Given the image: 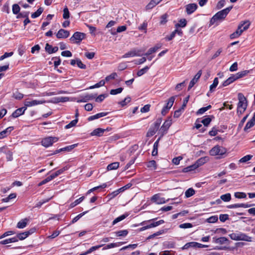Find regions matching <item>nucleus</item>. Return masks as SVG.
Returning <instances> with one entry per match:
<instances>
[{
	"instance_id": "1",
	"label": "nucleus",
	"mask_w": 255,
	"mask_h": 255,
	"mask_svg": "<svg viewBox=\"0 0 255 255\" xmlns=\"http://www.w3.org/2000/svg\"><path fill=\"white\" fill-rule=\"evenodd\" d=\"M250 25V22L248 20L241 22L239 24L236 31L232 34H231V38L234 39L240 36L243 32V31L246 30L249 28Z\"/></svg>"
},
{
	"instance_id": "2",
	"label": "nucleus",
	"mask_w": 255,
	"mask_h": 255,
	"mask_svg": "<svg viewBox=\"0 0 255 255\" xmlns=\"http://www.w3.org/2000/svg\"><path fill=\"white\" fill-rule=\"evenodd\" d=\"M238 98L239 100V103L238 104L237 112L238 113L242 114L245 111L247 108V100L244 95L241 93L238 94Z\"/></svg>"
},
{
	"instance_id": "3",
	"label": "nucleus",
	"mask_w": 255,
	"mask_h": 255,
	"mask_svg": "<svg viewBox=\"0 0 255 255\" xmlns=\"http://www.w3.org/2000/svg\"><path fill=\"white\" fill-rule=\"evenodd\" d=\"M232 8V6H230L218 11L211 18V22L213 23L217 20L224 19L229 13Z\"/></svg>"
},
{
	"instance_id": "4",
	"label": "nucleus",
	"mask_w": 255,
	"mask_h": 255,
	"mask_svg": "<svg viewBox=\"0 0 255 255\" xmlns=\"http://www.w3.org/2000/svg\"><path fill=\"white\" fill-rule=\"evenodd\" d=\"M59 138L55 136H48L42 139L41 143L42 146L47 148L58 140Z\"/></svg>"
},
{
	"instance_id": "5",
	"label": "nucleus",
	"mask_w": 255,
	"mask_h": 255,
	"mask_svg": "<svg viewBox=\"0 0 255 255\" xmlns=\"http://www.w3.org/2000/svg\"><path fill=\"white\" fill-rule=\"evenodd\" d=\"M227 152L225 148L220 145H216L214 146L210 150V154L212 156L223 155Z\"/></svg>"
},
{
	"instance_id": "6",
	"label": "nucleus",
	"mask_w": 255,
	"mask_h": 255,
	"mask_svg": "<svg viewBox=\"0 0 255 255\" xmlns=\"http://www.w3.org/2000/svg\"><path fill=\"white\" fill-rule=\"evenodd\" d=\"M85 34L80 32H75L70 38V40L73 43H79L85 37Z\"/></svg>"
},
{
	"instance_id": "7",
	"label": "nucleus",
	"mask_w": 255,
	"mask_h": 255,
	"mask_svg": "<svg viewBox=\"0 0 255 255\" xmlns=\"http://www.w3.org/2000/svg\"><path fill=\"white\" fill-rule=\"evenodd\" d=\"M175 100V97H174V96L171 97L169 99L166 105L163 107V108L161 110V114L162 115H165V114H166V113L168 112L169 110L173 106V104Z\"/></svg>"
},
{
	"instance_id": "8",
	"label": "nucleus",
	"mask_w": 255,
	"mask_h": 255,
	"mask_svg": "<svg viewBox=\"0 0 255 255\" xmlns=\"http://www.w3.org/2000/svg\"><path fill=\"white\" fill-rule=\"evenodd\" d=\"M245 245V243L243 242H238L235 244L236 246L235 247H217L215 248V249L218 250H227L230 251H232L233 253H234L235 251L238 250V247H241Z\"/></svg>"
},
{
	"instance_id": "9",
	"label": "nucleus",
	"mask_w": 255,
	"mask_h": 255,
	"mask_svg": "<svg viewBox=\"0 0 255 255\" xmlns=\"http://www.w3.org/2000/svg\"><path fill=\"white\" fill-rule=\"evenodd\" d=\"M46 102L44 100H30L29 99H26L24 102V106L27 107H32L38 105L43 104Z\"/></svg>"
},
{
	"instance_id": "10",
	"label": "nucleus",
	"mask_w": 255,
	"mask_h": 255,
	"mask_svg": "<svg viewBox=\"0 0 255 255\" xmlns=\"http://www.w3.org/2000/svg\"><path fill=\"white\" fill-rule=\"evenodd\" d=\"M172 124V120L168 119L165 121L160 129V132L161 133V136L163 135L167 131Z\"/></svg>"
},
{
	"instance_id": "11",
	"label": "nucleus",
	"mask_w": 255,
	"mask_h": 255,
	"mask_svg": "<svg viewBox=\"0 0 255 255\" xmlns=\"http://www.w3.org/2000/svg\"><path fill=\"white\" fill-rule=\"evenodd\" d=\"M151 201L156 204H162L166 203V200L163 197H160L159 194H156L152 196Z\"/></svg>"
},
{
	"instance_id": "12",
	"label": "nucleus",
	"mask_w": 255,
	"mask_h": 255,
	"mask_svg": "<svg viewBox=\"0 0 255 255\" xmlns=\"http://www.w3.org/2000/svg\"><path fill=\"white\" fill-rule=\"evenodd\" d=\"M34 229H31L30 230L28 231H26L24 232H22L19 234H18L15 237L17 238V242L19 240H23L25 239H26L28 236H29L30 235L34 233Z\"/></svg>"
},
{
	"instance_id": "13",
	"label": "nucleus",
	"mask_w": 255,
	"mask_h": 255,
	"mask_svg": "<svg viewBox=\"0 0 255 255\" xmlns=\"http://www.w3.org/2000/svg\"><path fill=\"white\" fill-rule=\"evenodd\" d=\"M140 50L133 49L123 55L122 58H128L130 57L141 56Z\"/></svg>"
},
{
	"instance_id": "14",
	"label": "nucleus",
	"mask_w": 255,
	"mask_h": 255,
	"mask_svg": "<svg viewBox=\"0 0 255 255\" xmlns=\"http://www.w3.org/2000/svg\"><path fill=\"white\" fill-rule=\"evenodd\" d=\"M69 35V31L64 29H60L56 34V37L58 39L66 38Z\"/></svg>"
},
{
	"instance_id": "15",
	"label": "nucleus",
	"mask_w": 255,
	"mask_h": 255,
	"mask_svg": "<svg viewBox=\"0 0 255 255\" xmlns=\"http://www.w3.org/2000/svg\"><path fill=\"white\" fill-rule=\"evenodd\" d=\"M198 5L196 3H190L185 6L186 11L188 14H191L197 8Z\"/></svg>"
},
{
	"instance_id": "16",
	"label": "nucleus",
	"mask_w": 255,
	"mask_h": 255,
	"mask_svg": "<svg viewBox=\"0 0 255 255\" xmlns=\"http://www.w3.org/2000/svg\"><path fill=\"white\" fill-rule=\"evenodd\" d=\"M77 146V144H72V145L64 147L63 148H61L60 149L55 150L53 154H57L62 151L69 152V151H71L73 149H74L75 147H76Z\"/></svg>"
},
{
	"instance_id": "17",
	"label": "nucleus",
	"mask_w": 255,
	"mask_h": 255,
	"mask_svg": "<svg viewBox=\"0 0 255 255\" xmlns=\"http://www.w3.org/2000/svg\"><path fill=\"white\" fill-rule=\"evenodd\" d=\"M202 74V72L201 70L199 71L198 73L195 75L194 78L192 79V80L190 81L189 86H188V90H190L191 89L194 85L195 84V83L198 81L199 79L200 78Z\"/></svg>"
},
{
	"instance_id": "18",
	"label": "nucleus",
	"mask_w": 255,
	"mask_h": 255,
	"mask_svg": "<svg viewBox=\"0 0 255 255\" xmlns=\"http://www.w3.org/2000/svg\"><path fill=\"white\" fill-rule=\"evenodd\" d=\"M26 110V107H23L20 108H18L12 114V117L14 118H16L21 115L24 114V112Z\"/></svg>"
},
{
	"instance_id": "19",
	"label": "nucleus",
	"mask_w": 255,
	"mask_h": 255,
	"mask_svg": "<svg viewBox=\"0 0 255 255\" xmlns=\"http://www.w3.org/2000/svg\"><path fill=\"white\" fill-rule=\"evenodd\" d=\"M108 114H109L108 112H102V113H98L95 115L90 116L88 118V120L89 121H92L99 119L100 118L105 117V116L108 115Z\"/></svg>"
},
{
	"instance_id": "20",
	"label": "nucleus",
	"mask_w": 255,
	"mask_h": 255,
	"mask_svg": "<svg viewBox=\"0 0 255 255\" xmlns=\"http://www.w3.org/2000/svg\"><path fill=\"white\" fill-rule=\"evenodd\" d=\"M228 241V239L226 237L213 238V242L217 244L223 245Z\"/></svg>"
},
{
	"instance_id": "21",
	"label": "nucleus",
	"mask_w": 255,
	"mask_h": 255,
	"mask_svg": "<svg viewBox=\"0 0 255 255\" xmlns=\"http://www.w3.org/2000/svg\"><path fill=\"white\" fill-rule=\"evenodd\" d=\"M176 34H178L179 35H181L182 34V31L181 29H176L174 30L170 35L167 36L166 37V39L168 41H170L172 40L175 36Z\"/></svg>"
},
{
	"instance_id": "22",
	"label": "nucleus",
	"mask_w": 255,
	"mask_h": 255,
	"mask_svg": "<svg viewBox=\"0 0 255 255\" xmlns=\"http://www.w3.org/2000/svg\"><path fill=\"white\" fill-rule=\"evenodd\" d=\"M255 125V112L254 114L253 118L247 123L244 130L247 131L248 129L253 127Z\"/></svg>"
},
{
	"instance_id": "23",
	"label": "nucleus",
	"mask_w": 255,
	"mask_h": 255,
	"mask_svg": "<svg viewBox=\"0 0 255 255\" xmlns=\"http://www.w3.org/2000/svg\"><path fill=\"white\" fill-rule=\"evenodd\" d=\"M154 220H155V219H153L147 221V223L150 224L151 228L157 227L160 225L162 224L164 222V221L163 220H160L159 221H156V222L154 221Z\"/></svg>"
},
{
	"instance_id": "24",
	"label": "nucleus",
	"mask_w": 255,
	"mask_h": 255,
	"mask_svg": "<svg viewBox=\"0 0 255 255\" xmlns=\"http://www.w3.org/2000/svg\"><path fill=\"white\" fill-rule=\"evenodd\" d=\"M45 50L49 53L52 54L56 52L58 50L57 46L52 47L51 45L47 43L45 45Z\"/></svg>"
},
{
	"instance_id": "25",
	"label": "nucleus",
	"mask_w": 255,
	"mask_h": 255,
	"mask_svg": "<svg viewBox=\"0 0 255 255\" xmlns=\"http://www.w3.org/2000/svg\"><path fill=\"white\" fill-rule=\"evenodd\" d=\"M240 241L251 242L253 241V238L249 236L247 234L240 232Z\"/></svg>"
},
{
	"instance_id": "26",
	"label": "nucleus",
	"mask_w": 255,
	"mask_h": 255,
	"mask_svg": "<svg viewBox=\"0 0 255 255\" xmlns=\"http://www.w3.org/2000/svg\"><path fill=\"white\" fill-rule=\"evenodd\" d=\"M207 157H204L199 158L194 164L196 169L198 168L199 166L203 165L207 161Z\"/></svg>"
},
{
	"instance_id": "27",
	"label": "nucleus",
	"mask_w": 255,
	"mask_h": 255,
	"mask_svg": "<svg viewBox=\"0 0 255 255\" xmlns=\"http://www.w3.org/2000/svg\"><path fill=\"white\" fill-rule=\"evenodd\" d=\"M125 243L124 242H118V243H111L110 244H108L105 246L103 248V250H106L109 249H112L114 248L118 247L122 245H123Z\"/></svg>"
},
{
	"instance_id": "28",
	"label": "nucleus",
	"mask_w": 255,
	"mask_h": 255,
	"mask_svg": "<svg viewBox=\"0 0 255 255\" xmlns=\"http://www.w3.org/2000/svg\"><path fill=\"white\" fill-rule=\"evenodd\" d=\"M112 182H109L108 183H103V184L100 185V186H96V187H95L91 189H90L88 191V193H90L92 192H93L96 190H97L98 189H99V188H106L107 186H110L111 185H112Z\"/></svg>"
},
{
	"instance_id": "29",
	"label": "nucleus",
	"mask_w": 255,
	"mask_h": 255,
	"mask_svg": "<svg viewBox=\"0 0 255 255\" xmlns=\"http://www.w3.org/2000/svg\"><path fill=\"white\" fill-rule=\"evenodd\" d=\"M105 130H106L105 129H103L102 128H97L94 129L91 132V135L100 136L103 134V133Z\"/></svg>"
},
{
	"instance_id": "30",
	"label": "nucleus",
	"mask_w": 255,
	"mask_h": 255,
	"mask_svg": "<svg viewBox=\"0 0 255 255\" xmlns=\"http://www.w3.org/2000/svg\"><path fill=\"white\" fill-rule=\"evenodd\" d=\"M162 0H151L146 6L147 9H150L158 4Z\"/></svg>"
},
{
	"instance_id": "31",
	"label": "nucleus",
	"mask_w": 255,
	"mask_h": 255,
	"mask_svg": "<svg viewBox=\"0 0 255 255\" xmlns=\"http://www.w3.org/2000/svg\"><path fill=\"white\" fill-rule=\"evenodd\" d=\"M128 214L126 213V214L122 215L120 216L119 217H117L113 221L112 225H115L116 224H117L118 223L123 221V220L126 219L128 216Z\"/></svg>"
},
{
	"instance_id": "32",
	"label": "nucleus",
	"mask_w": 255,
	"mask_h": 255,
	"mask_svg": "<svg viewBox=\"0 0 255 255\" xmlns=\"http://www.w3.org/2000/svg\"><path fill=\"white\" fill-rule=\"evenodd\" d=\"M96 95H94L93 94L86 95L83 98V99L82 100H80L79 102H87V101H90V100H92L95 99L96 97Z\"/></svg>"
},
{
	"instance_id": "33",
	"label": "nucleus",
	"mask_w": 255,
	"mask_h": 255,
	"mask_svg": "<svg viewBox=\"0 0 255 255\" xmlns=\"http://www.w3.org/2000/svg\"><path fill=\"white\" fill-rule=\"evenodd\" d=\"M120 163L118 162H115L109 164L107 167L108 170L117 169L119 167Z\"/></svg>"
},
{
	"instance_id": "34",
	"label": "nucleus",
	"mask_w": 255,
	"mask_h": 255,
	"mask_svg": "<svg viewBox=\"0 0 255 255\" xmlns=\"http://www.w3.org/2000/svg\"><path fill=\"white\" fill-rule=\"evenodd\" d=\"M241 232L232 233L229 235L230 238L234 241H240V235Z\"/></svg>"
},
{
	"instance_id": "35",
	"label": "nucleus",
	"mask_w": 255,
	"mask_h": 255,
	"mask_svg": "<svg viewBox=\"0 0 255 255\" xmlns=\"http://www.w3.org/2000/svg\"><path fill=\"white\" fill-rule=\"evenodd\" d=\"M17 242V238L14 237L7 239L0 242V244L2 245H6L11 243H14Z\"/></svg>"
},
{
	"instance_id": "36",
	"label": "nucleus",
	"mask_w": 255,
	"mask_h": 255,
	"mask_svg": "<svg viewBox=\"0 0 255 255\" xmlns=\"http://www.w3.org/2000/svg\"><path fill=\"white\" fill-rule=\"evenodd\" d=\"M28 220L27 219H23L18 222L17 227L19 229H23L25 228L27 224Z\"/></svg>"
},
{
	"instance_id": "37",
	"label": "nucleus",
	"mask_w": 255,
	"mask_h": 255,
	"mask_svg": "<svg viewBox=\"0 0 255 255\" xmlns=\"http://www.w3.org/2000/svg\"><path fill=\"white\" fill-rule=\"evenodd\" d=\"M249 73V71L247 70H245L243 71L239 72L235 74H234L235 75V78L236 79V80L238 79H240L241 78H242L244 76H245L248 73Z\"/></svg>"
},
{
	"instance_id": "38",
	"label": "nucleus",
	"mask_w": 255,
	"mask_h": 255,
	"mask_svg": "<svg viewBox=\"0 0 255 255\" xmlns=\"http://www.w3.org/2000/svg\"><path fill=\"white\" fill-rule=\"evenodd\" d=\"M84 198L85 197L84 196H82L79 198V199L76 200L74 202L70 204L69 208H72L76 206V205H78L83 201Z\"/></svg>"
},
{
	"instance_id": "39",
	"label": "nucleus",
	"mask_w": 255,
	"mask_h": 255,
	"mask_svg": "<svg viewBox=\"0 0 255 255\" xmlns=\"http://www.w3.org/2000/svg\"><path fill=\"white\" fill-rule=\"evenodd\" d=\"M187 21L184 18L181 19L179 20V22L175 24V27L176 29H179L180 27H184L186 25Z\"/></svg>"
},
{
	"instance_id": "40",
	"label": "nucleus",
	"mask_w": 255,
	"mask_h": 255,
	"mask_svg": "<svg viewBox=\"0 0 255 255\" xmlns=\"http://www.w3.org/2000/svg\"><path fill=\"white\" fill-rule=\"evenodd\" d=\"M195 193V190L192 188H189L188 189H187L185 192V196L186 198H189L191 196H192L193 195H194Z\"/></svg>"
},
{
	"instance_id": "41",
	"label": "nucleus",
	"mask_w": 255,
	"mask_h": 255,
	"mask_svg": "<svg viewBox=\"0 0 255 255\" xmlns=\"http://www.w3.org/2000/svg\"><path fill=\"white\" fill-rule=\"evenodd\" d=\"M160 47V46H155L152 48H150L148 50V51L144 54V55L147 56L148 55H151L153 53L156 52Z\"/></svg>"
},
{
	"instance_id": "42",
	"label": "nucleus",
	"mask_w": 255,
	"mask_h": 255,
	"mask_svg": "<svg viewBox=\"0 0 255 255\" xmlns=\"http://www.w3.org/2000/svg\"><path fill=\"white\" fill-rule=\"evenodd\" d=\"M43 11V9L42 7L39 8L36 11L32 13L31 17L32 18H35L38 17L40 15V14L42 13Z\"/></svg>"
},
{
	"instance_id": "43",
	"label": "nucleus",
	"mask_w": 255,
	"mask_h": 255,
	"mask_svg": "<svg viewBox=\"0 0 255 255\" xmlns=\"http://www.w3.org/2000/svg\"><path fill=\"white\" fill-rule=\"evenodd\" d=\"M220 198L224 202H229L231 199V195L230 193H226L221 195Z\"/></svg>"
},
{
	"instance_id": "44",
	"label": "nucleus",
	"mask_w": 255,
	"mask_h": 255,
	"mask_svg": "<svg viewBox=\"0 0 255 255\" xmlns=\"http://www.w3.org/2000/svg\"><path fill=\"white\" fill-rule=\"evenodd\" d=\"M147 166L148 168H152L153 170H155L157 168V164L155 160H150L147 163Z\"/></svg>"
},
{
	"instance_id": "45",
	"label": "nucleus",
	"mask_w": 255,
	"mask_h": 255,
	"mask_svg": "<svg viewBox=\"0 0 255 255\" xmlns=\"http://www.w3.org/2000/svg\"><path fill=\"white\" fill-rule=\"evenodd\" d=\"M54 99V102L55 103L65 102L68 101L69 98L67 97H59L55 98Z\"/></svg>"
},
{
	"instance_id": "46",
	"label": "nucleus",
	"mask_w": 255,
	"mask_h": 255,
	"mask_svg": "<svg viewBox=\"0 0 255 255\" xmlns=\"http://www.w3.org/2000/svg\"><path fill=\"white\" fill-rule=\"evenodd\" d=\"M149 69V67L146 66L144 68L140 69L137 72V75L138 77H140L145 74Z\"/></svg>"
},
{
	"instance_id": "47",
	"label": "nucleus",
	"mask_w": 255,
	"mask_h": 255,
	"mask_svg": "<svg viewBox=\"0 0 255 255\" xmlns=\"http://www.w3.org/2000/svg\"><path fill=\"white\" fill-rule=\"evenodd\" d=\"M218 83L219 81L218 78H215L214 79L213 84L211 85L210 86V91L211 92H213L217 86Z\"/></svg>"
},
{
	"instance_id": "48",
	"label": "nucleus",
	"mask_w": 255,
	"mask_h": 255,
	"mask_svg": "<svg viewBox=\"0 0 255 255\" xmlns=\"http://www.w3.org/2000/svg\"><path fill=\"white\" fill-rule=\"evenodd\" d=\"M190 248H196V242H189L186 243L183 247V250H187Z\"/></svg>"
},
{
	"instance_id": "49",
	"label": "nucleus",
	"mask_w": 255,
	"mask_h": 255,
	"mask_svg": "<svg viewBox=\"0 0 255 255\" xmlns=\"http://www.w3.org/2000/svg\"><path fill=\"white\" fill-rule=\"evenodd\" d=\"M252 157H253V155H247L244 156L243 157H242V158H241L239 161L240 163H246L247 161L251 160Z\"/></svg>"
},
{
	"instance_id": "50",
	"label": "nucleus",
	"mask_w": 255,
	"mask_h": 255,
	"mask_svg": "<svg viewBox=\"0 0 255 255\" xmlns=\"http://www.w3.org/2000/svg\"><path fill=\"white\" fill-rule=\"evenodd\" d=\"M78 119H75V120L72 121L69 124H68V125H67L65 126V128L69 129V128H70L75 126L76 125L77 123H78Z\"/></svg>"
},
{
	"instance_id": "51",
	"label": "nucleus",
	"mask_w": 255,
	"mask_h": 255,
	"mask_svg": "<svg viewBox=\"0 0 255 255\" xmlns=\"http://www.w3.org/2000/svg\"><path fill=\"white\" fill-rule=\"evenodd\" d=\"M211 108V106L210 105L206 107H203L200 108L198 111L197 112V115H202L204 114L205 112H206L207 110L210 109Z\"/></svg>"
},
{
	"instance_id": "52",
	"label": "nucleus",
	"mask_w": 255,
	"mask_h": 255,
	"mask_svg": "<svg viewBox=\"0 0 255 255\" xmlns=\"http://www.w3.org/2000/svg\"><path fill=\"white\" fill-rule=\"evenodd\" d=\"M20 7L17 4H14L12 5V10L14 14H17L20 11Z\"/></svg>"
},
{
	"instance_id": "53",
	"label": "nucleus",
	"mask_w": 255,
	"mask_h": 255,
	"mask_svg": "<svg viewBox=\"0 0 255 255\" xmlns=\"http://www.w3.org/2000/svg\"><path fill=\"white\" fill-rule=\"evenodd\" d=\"M118 237H126L128 234V231L127 230H121L116 233Z\"/></svg>"
},
{
	"instance_id": "54",
	"label": "nucleus",
	"mask_w": 255,
	"mask_h": 255,
	"mask_svg": "<svg viewBox=\"0 0 255 255\" xmlns=\"http://www.w3.org/2000/svg\"><path fill=\"white\" fill-rule=\"evenodd\" d=\"M88 212V211L84 212L83 213H81L78 215L77 216H76L73 219L72 221V223H74L76 222L77 221H78L83 216H84L85 214L87 213Z\"/></svg>"
},
{
	"instance_id": "55",
	"label": "nucleus",
	"mask_w": 255,
	"mask_h": 255,
	"mask_svg": "<svg viewBox=\"0 0 255 255\" xmlns=\"http://www.w3.org/2000/svg\"><path fill=\"white\" fill-rule=\"evenodd\" d=\"M105 84V81L104 80H101L99 82L96 83L95 85L92 86L90 87V89H94V88H99L100 87L103 86Z\"/></svg>"
},
{
	"instance_id": "56",
	"label": "nucleus",
	"mask_w": 255,
	"mask_h": 255,
	"mask_svg": "<svg viewBox=\"0 0 255 255\" xmlns=\"http://www.w3.org/2000/svg\"><path fill=\"white\" fill-rule=\"evenodd\" d=\"M236 198L242 199L246 198V194L244 192H236L234 194Z\"/></svg>"
},
{
	"instance_id": "57",
	"label": "nucleus",
	"mask_w": 255,
	"mask_h": 255,
	"mask_svg": "<svg viewBox=\"0 0 255 255\" xmlns=\"http://www.w3.org/2000/svg\"><path fill=\"white\" fill-rule=\"evenodd\" d=\"M29 12L27 11H23L21 12H19L17 14V15L16 16L17 18H26L27 17H28Z\"/></svg>"
},
{
	"instance_id": "58",
	"label": "nucleus",
	"mask_w": 255,
	"mask_h": 255,
	"mask_svg": "<svg viewBox=\"0 0 255 255\" xmlns=\"http://www.w3.org/2000/svg\"><path fill=\"white\" fill-rule=\"evenodd\" d=\"M157 129H156V128H155L154 127H153V128H150L147 133V135L148 136H152L157 131Z\"/></svg>"
},
{
	"instance_id": "59",
	"label": "nucleus",
	"mask_w": 255,
	"mask_h": 255,
	"mask_svg": "<svg viewBox=\"0 0 255 255\" xmlns=\"http://www.w3.org/2000/svg\"><path fill=\"white\" fill-rule=\"evenodd\" d=\"M179 227L181 229H188L193 227V225L190 223H186L179 225Z\"/></svg>"
},
{
	"instance_id": "60",
	"label": "nucleus",
	"mask_w": 255,
	"mask_h": 255,
	"mask_svg": "<svg viewBox=\"0 0 255 255\" xmlns=\"http://www.w3.org/2000/svg\"><path fill=\"white\" fill-rule=\"evenodd\" d=\"M70 16V13L69 11V10L67 8V7H65L63 9V18L66 19L69 18Z\"/></svg>"
},
{
	"instance_id": "61",
	"label": "nucleus",
	"mask_w": 255,
	"mask_h": 255,
	"mask_svg": "<svg viewBox=\"0 0 255 255\" xmlns=\"http://www.w3.org/2000/svg\"><path fill=\"white\" fill-rule=\"evenodd\" d=\"M123 90L122 88H119L116 89H112L110 91V94L115 95L121 93Z\"/></svg>"
},
{
	"instance_id": "62",
	"label": "nucleus",
	"mask_w": 255,
	"mask_h": 255,
	"mask_svg": "<svg viewBox=\"0 0 255 255\" xmlns=\"http://www.w3.org/2000/svg\"><path fill=\"white\" fill-rule=\"evenodd\" d=\"M13 52H5V53H4V54L3 55H2V56H1L0 57V61H2V60H4L5 58L9 57L11 56L12 55H13Z\"/></svg>"
},
{
	"instance_id": "63",
	"label": "nucleus",
	"mask_w": 255,
	"mask_h": 255,
	"mask_svg": "<svg viewBox=\"0 0 255 255\" xmlns=\"http://www.w3.org/2000/svg\"><path fill=\"white\" fill-rule=\"evenodd\" d=\"M218 217L216 216H213L207 219V221L210 223H214L218 221Z\"/></svg>"
},
{
	"instance_id": "64",
	"label": "nucleus",
	"mask_w": 255,
	"mask_h": 255,
	"mask_svg": "<svg viewBox=\"0 0 255 255\" xmlns=\"http://www.w3.org/2000/svg\"><path fill=\"white\" fill-rule=\"evenodd\" d=\"M211 122V119L209 118H206L201 121V123L206 127L208 126Z\"/></svg>"
}]
</instances>
